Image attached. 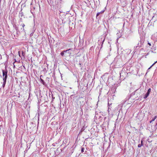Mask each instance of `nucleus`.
<instances>
[{"label": "nucleus", "instance_id": "obj_17", "mask_svg": "<svg viewBox=\"0 0 157 157\" xmlns=\"http://www.w3.org/2000/svg\"><path fill=\"white\" fill-rule=\"evenodd\" d=\"M148 44L149 46H151V43H149V42H148Z\"/></svg>", "mask_w": 157, "mask_h": 157}, {"label": "nucleus", "instance_id": "obj_5", "mask_svg": "<svg viewBox=\"0 0 157 157\" xmlns=\"http://www.w3.org/2000/svg\"><path fill=\"white\" fill-rule=\"evenodd\" d=\"M150 94V93L148 92H147L146 94H145L144 95V99H146V98L148 97V96H149V95Z\"/></svg>", "mask_w": 157, "mask_h": 157}, {"label": "nucleus", "instance_id": "obj_24", "mask_svg": "<svg viewBox=\"0 0 157 157\" xmlns=\"http://www.w3.org/2000/svg\"><path fill=\"white\" fill-rule=\"evenodd\" d=\"M104 40H103V42H104Z\"/></svg>", "mask_w": 157, "mask_h": 157}, {"label": "nucleus", "instance_id": "obj_22", "mask_svg": "<svg viewBox=\"0 0 157 157\" xmlns=\"http://www.w3.org/2000/svg\"><path fill=\"white\" fill-rule=\"evenodd\" d=\"M10 16H9V18H10Z\"/></svg>", "mask_w": 157, "mask_h": 157}, {"label": "nucleus", "instance_id": "obj_4", "mask_svg": "<svg viewBox=\"0 0 157 157\" xmlns=\"http://www.w3.org/2000/svg\"><path fill=\"white\" fill-rule=\"evenodd\" d=\"M41 77H43V76L41 75L40 78V82L43 84L44 85H45V82H44V80L41 78Z\"/></svg>", "mask_w": 157, "mask_h": 157}, {"label": "nucleus", "instance_id": "obj_13", "mask_svg": "<svg viewBox=\"0 0 157 157\" xmlns=\"http://www.w3.org/2000/svg\"><path fill=\"white\" fill-rule=\"evenodd\" d=\"M151 88H149L148 89V91H147V92H148L149 93H150V92H151Z\"/></svg>", "mask_w": 157, "mask_h": 157}, {"label": "nucleus", "instance_id": "obj_9", "mask_svg": "<svg viewBox=\"0 0 157 157\" xmlns=\"http://www.w3.org/2000/svg\"><path fill=\"white\" fill-rule=\"evenodd\" d=\"M23 15V14H22V12H20V13H19V17H22Z\"/></svg>", "mask_w": 157, "mask_h": 157}, {"label": "nucleus", "instance_id": "obj_19", "mask_svg": "<svg viewBox=\"0 0 157 157\" xmlns=\"http://www.w3.org/2000/svg\"><path fill=\"white\" fill-rule=\"evenodd\" d=\"M154 118H155V119L156 118H157V116H155V117Z\"/></svg>", "mask_w": 157, "mask_h": 157}, {"label": "nucleus", "instance_id": "obj_20", "mask_svg": "<svg viewBox=\"0 0 157 157\" xmlns=\"http://www.w3.org/2000/svg\"><path fill=\"white\" fill-rule=\"evenodd\" d=\"M152 121H152V120H151V121H150V123H151Z\"/></svg>", "mask_w": 157, "mask_h": 157}, {"label": "nucleus", "instance_id": "obj_11", "mask_svg": "<svg viewBox=\"0 0 157 157\" xmlns=\"http://www.w3.org/2000/svg\"><path fill=\"white\" fill-rule=\"evenodd\" d=\"M70 50H69L67 51L66 53L69 54V55H70L71 54V52H70Z\"/></svg>", "mask_w": 157, "mask_h": 157}, {"label": "nucleus", "instance_id": "obj_10", "mask_svg": "<svg viewBox=\"0 0 157 157\" xmlns=\"http://www.w3.org/2000/svg\"><path fill=\"white\" fill-rule=\"evenodd\" d=\"M143 145V144H139L138 145V147H140Z\"/></svg>", "mask_w": 157, "mask_h": 157}, {"label": "nucleus", "instance_id": "obj_21", "mask_svg": "<svg viewBox=\"0 0 157 157\" xmlns=\"http://www.w3.org/2000/svg\"><path fill=\"white\" fill-rule=\"evenodd\" d=\"M46 79H49V78H48V77H47V78H46Z\"/></svg>", "mask_w": 157, "mask_h": 157}, {"label": "nucleus", "instance_id": "obj_7", "mask_svg": "<svg viewBox=\"0 0 157 157\" xmlns=\"http://www.w3.org/2000/svg\"><path fill=\"white\" fill-rule=\"evenodd\" d=\"M72 50V49L71 48H70L68 50H64V51H63V53H64V52H67V51H68L69 50Z\"/></svg>", "mask_w": 157, "mask_h": 157}, {"label": "nucleus", "instance_id": "obj_3", "mask_svg": "<svg viewBox=\"0 0 157 157\" xmlns=\"http://www.w3.org/2000/svg\"><path fill=\"white\" fill-rule=\"evenodd\" d=\"M123 74L124 73V71L122 70L121 72H120V77L121 79L124 80L125 78V77H123Z\"/></svg>", "mask_w": 157, "mask_h": 157}, {"label": "nucleus", "instance_id": "obj_15", "mask_svg": "<svg viewBox=\"0 0 157 157\" xmlns=\"http://www.w3.org/2000/svg\"><path fill=\"white\" fill-rule=\"evenodd\" d=\"M155 120V118H152V119L151 120L153 121H154Z\"/></svg>", "mask_w": 157, "mask_h": 157}, {"label": "nucleus", "instance_id": "obj_2", "mask_svg": "<svg viewBox=\"0 0 157 157\" xmlns=\"http://www.w3.org/2000/svg\"><path fill=\"white\" fill-rule=\"evenodd\" d=\"M144 43V41L143 40H141L140 42L136 46V49H138L140 47H142L143 46V43Z\"/></svg>", "mask_w": 157, "mask_h": 157}, {"label": "nucleus", "instance_id": "obj_12", "mask_svg": "<svg viewBox=\"0 0 157 157\" xmlns=\"http://www.w3.org/2000/svg\"><path fill=\"white\" fill-rule=\"evenodd\" d=\"M60 55L62 56H63L64 55V53H63V52H61L60 53Z\"/></svg>", "mask_w": 157, "mask_h": 157}, {"label": "nucleus", "instance_id": "obj_16", "mask_svg": "<svg viewBox=\"0 0 157 157\" xmlns=\"http://www.w3.org/2000/svg\"><path fill=\"white\" fill-rule=\"evenodd\" d=\"M143 140H141V144H143Z\"/></svg>", "mask_w": 157, "mask_h": 157}, {"label": "nucleus", "instance_id": "obj_18", "mask_svg": "<svg viewBox=\"0 0 157 157\" xmlns=\"http://www.w3.org/2000/svg\"><path fill=\"white\" fill-rule=\"evenodd\" d=\"M22 27H24V26H25V24H22Z\"/></svg>", "mask_w": 157, "mask_h": 157}, {"label": "nucleus", "instance_id": "obj_1", "mask_svg": "<svg viewBox=\"0 0 157 157\" xmlns=\"http://www.w3.org/2000/svg\"><path fill=\"white\" fill-rule=\"evenodd\" d=\"M2 71L3 72V80L4 81L3 83V86L4 87L5 85L6 81V79L7 77V72H6L4 70H2Z\"/></svg>", "mask_w": 157, "mask_h": 157}, {"label": "nucleus", "instance_id": "obj_23", "mask_svg": "<svg viewBox=\"0 0 157 157\" xmlns=\"http://www.w3.org/2000/svg\"><path fill=\"white\" fill-rule=\"evenodd\" d=\"M109 102L108 103V105H109Z\"/></svg>", "mask_w": 157, "mask_h": 157}, {"label": "nucleus", "instance_id": "obj_14", "mask_svg": "<svg viewBox=\"0 0 157 157\" xmlns=\"http://www.w3.org/2000/svg\"><path fill=\"white\" fill-rule=\"evenodd\" d=\"M84 148L83 147H82L81 148V152H83L84 151Z\"/></svg>", "mask_w": 157, "mask_h": 157}, {"label": "nucleus", "instance_id": "obj_8", "mask_svg": "<svg viewBox=\"0 0 157 157\" xmlns=\"http://www.w3.org/2000/svg\"><path fill=\"white\" fill-rule=\"evenodd\" d=\"M157 62V61L156 62H155L153 64H152V65L150 67L148 68V70L149 69H150L152 66H153L155 63H156Z\"/></svg>", "mask_w": 157, "mask_h": 157}, {"label": "nucleus", "instance_id": "obj_6", "mask_svg": "<svg viewBox=\"0 0 157 157\" xmlns=\"http://www.w3.org/2000/svg\"><path fill=\"white\" fill-rule=\"evenodd\" d=\"M104 10H102L99 12L98 13L96 14V17H97L100 14H102L104 13Z\"/></svg>", "mask_w": 157, "mask_h": 157}]
</instances>
